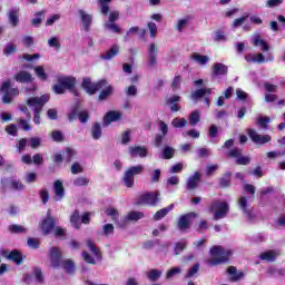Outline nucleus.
Here are the masks:
<instances>
[{
    "label": "nucleus",
    "instance_id": "nucleus-1",
    "mask_svg": "<svg viewBox=\"0 0 285 285\" xmlns=\"http://www.w3.org/2000/svg\"><path fill=\"white\" fill-rule=\"evenodd\" d=\"M81 88L87 92V95H97L98 90H101L98 96V101H106V99H108V97H112V94L115 92V89L111 85H108V80L106 79H101L96 83H92V79L83 78Z\"/></svg>",
    "mask_w": 285,
    "mask_h": 285
},
{
    "label": "nucleus",
    "instance_id": "nucleus-2",
    "mask_svg": "<svg viewBox=\"0 0 285 285\" xmlns=\"http://www.w3.org/2000/svg\"><path fill=\"white\" fill-rule=\"evenodd\" d=\"M212 258L207 261L208 266H219L222 264H228L230 257H233L232 249H226L223 246L214 245L209 249Z\"/></svg>",
    "mask_w": 285,
    "mask_h": 285
},
{
    "label": "nucleus",
    "instance_id": "nucleus-3",
    "mask_svg": "<svg viewBox=\"0 0 285 285\" xmlns=\"http://www.w3.org/2000/svg\"><path fill=\"white\" fill-rule=\"evenodd\" d=\"M229 212H230V206H228V203L222 202L219 199L213 200L209 206V213L214 215L213 219H215V222H219V219H224Z\"/></svg>",
    "mask_w": 285,
    "mask_h": 285
},
{
    "label": "nucleus",
    "instance_id": "nucleus-4",
    "mask_svg": "<svg viewBox=\"0 0 285 285\" xmlns=\"http://www.w3.org/2000/svg\"><path fill=\"white\" fill-rule=\"evenodd\" d=\"M47 101V99L39 97H31L27 100L29 106H36L33 108V124L37 126L41 124V110H43V106H46Z\"/></svg>",
    "mask_w": 285,
    "mask_h": 285
},
{
    "label": "nucleus",
    "instance_id": "nucleus-5",
    "mask_svg": "<svg viewBox=\"0 0 285 285\" xmlns=\"http://www.w3.org/2000/svg\"><path fill=\"white\" fill-rule=\"evenodd\" d=\"M73 83H77L76 77H60L58 78V83L52 86V90L56 95H66V90H68V88H72Z\"/></svg>",
    "mask_w": 285,
    "mask_h": 285
},
{
    "label": "nucleus",
    "instance_id": "nucleus-6",
    "mask_svg": "<svg viewBox=\"0 0 285 285\" xmlns=\"http://www.w3.org/2000/svg\"><path fill=\"white\" fill-rule=\"evenodd\" d=\"M160 193L159 191H146L142 195H140L137 200L136 204L137 206H157V204H159V197H160Z\"/></svg>",
    "mask_w": 285,
    "mask_h": 285
},
{
    "label": "nucleus",
    "instance_id": "nucleus-7",
    "mask_svg": "<svg viewBox=\"0 0 285 285\" xmlns=\"http://www.w3.org/2000/svg\"><path fill=\"white\" fill-rule=\"evenodd\" d=\"M144 173V165H137L129 167L124 175L122 181L127 188L135 186V175H141Z\"/></svg>",
    "mask_w": 285,
    "mask_h": 285
},
{
    "label": "nucleus",
    "instance_id": "nucleus-8",
    "mask_svg": "<svg viewBox=\"0 0 285 285\" xmlns=\"http://www.w3.org/2000/svg\"><path fill=\"white\" fill-rule=\"evenodd\" d=\"M57 227V219L52 215L47 214V216L40 223V229L42 235L48 236Z\"/></svg>",
    "mask_w": 285,
    "mask_h": 285
},
{
    "label": "nucleus",
    "instance_id": "nucleus-9",
    "mask_svg": "<svg viewBox=\"0 0 285 285\" xmlns=\"http://www.w3.org/2000/svg\"><path fill=\"white\" fill-rule=\"evenodd\" d=\"M63 159L66 161V164H70V161H72V159H75V149L67 147L63 151V154L61 153H56L53 154V161L55 164H63Z\"/></svg>",
    "mask_w": 285,
    "mask_h": 285
},
{
    "label": "nucleus",
    "instance_id": "nucleus-10",
    "mask_svg": "<svg viewBox=\"0 0 285 285\" xmlns=\"http://www.w3.org/2000/svg\"><path fill=\"white\" fill-rule=\"evenodd\" d=\"M247 135L249 139L259 146H264V144H268L272 139L271 135H259L257 131L253 128L247 129Z\"/></svg>",
    "mask_w": 285,
    "mask_h": 285
},
{
    "label": "nucleus",
    "instance_id": "nucleus-11",
    "mask_svg": "<svg viewBox=\"0 0 285 285\" xmlns=\"http://www.w3.org/2000/svg\"><path fill=\"white\" fill-rule=\"evenodd\" d=\"M61 257L62 254L59 247H51L49 249V259L51 262L52 268H59L61 266V263L63 262Z\"/></svg>",
    "mask_w": 285,
    "mask_h": 285
},
{
    "label": "nucleus",
    "instance_id": "nucleus-12",
    "mask_svg": "<svg viewBox=\"0 0 285 285\" xmlns=\"http://www.w3.org/2000/svg\"><path fill=\"white\" fill-rule=\"evenodd\" d=\"M2 255L9 259V262L17 264V266H21V264H23V254L18 249H13L10 253L8 250H3Z\"/></svg>",
    "mask_w": 285,
    "mask_h": 285
},
{
    "label": "nucleus",
    "instance_id": "nucleus-13",
    "mask_svg": "<svg viewBox=\"0 0 285 285\" xmlns=\"http://www.w3.org/2000/svg\"><path fill=\"white\" fill-rule=\"evenodd\" d=\"M228 75V66L222 62H215L212 67V77L217 79V77H226Z\"/></svg>",
    "mask_w": 285,
    "mask_h": 285
},
{
    "label": "nucleus",
    "instance_id": "nucleus-14",
    "mask_svg": "<svg viewBox=\"0 0 285 285\" xmlns=\"http://www.w3.org/2000/svg\"><path fill=\"white\" fill-rule=\"evenodd\" d=\"M227 275H229V282H242L246 277V274L242 271H237L235 266H229L226 269Z\"/></svg>",
    "mask_w": 285,
    "mask_h": 285
},
{
    "label": "nucleus",
    "instance_id": "nucleus-15",
    "mask_svg": "<svg viewBox=\"0 0 285 285\" xmlns=\"http://www.w3.org/2000/svg\"><path fill=\"white\" fill-rule=\"evenodd\" d=\"M279 255H282V253L279 250L269 249V250L261 253L259 259L262 262H268L269 264H272L273 262L277 261V257H279Z\"/></svg>",
    "mask_w": 285,
    "mask_h": 285
},
{
    "label": "nucleus",
    "instance_id": "nucleus-16",
    "mask_svg": "<svg viewBox=\"0 0 285 285\" xmlns=\"http://www.w3.org/2000/svg\"><path fill=\"white\" fill-rule=\"evenodd\" d=\"M158 56L159 49H157V45H155V42L150 43L148 48V63L150 68H155V66H157Z\"/></svg>",
    "mask_w": 285,
    "mask_h": 285
},
{
    "label": "nucleus",
    "instance_id": "nucleus-17",
    "mask_svg": "<svg viewBox=\"0 0 285 285\" xmlns=\"http://www.w3.org/2000/svg\"><path fill=\"white\" fill-rule=\"evenodd\" d=\"M13 79L18 83H32V81H35V78H32V73L26 70H21L18 73H16Z\"/></svg>",
    "mask_w": 285,
    "mask_h": 285
},
{
    "label": "nucleus",
    "instance_id": "nucleus-18",
    "mask_svg": "<svg viewBox=\"0 0 285 285\" xmlns=\"http://www.w3.org/2000/svg\"><path fill=\"white\" fill-rule=\"evenodd\" d=\"M129 154L131 157H140L144 159L145 157H148V148L144 146H131L129 147Z\"/></svg>",
    "mask_w": 285,
    "mask_h": 285
},
{
    "label": "nucleus",
    "instance_id": "nucleus-19",
    "mask_svg": "<svg viewBox=\"0 0 285 285\" xmlns=\"http://www.w3.org/2000/svg\"><path fill=\"white\" fill-rule=\"evenodd\" d=\"M79 14L85 32H90V26H92V16L86 13L83 10H79Z\"/></svg>",
    "mask_w": 285,
    "mask_h": 285
},
{
    "label": "nucleus",
    "instance_id": "nucleus-20",
    "mask_svg": "<svg viewBox=\"0 0 285 285\" xmlns=\"http://www.w3.org/2000/svg\"><path fill=\"white\" fill-rule=\"evenodd\" d=\"M121 119V112L119 111H109L104 117V126H109L112 121H119Z\"/></svg>",
    "mask_w": 285,
    "mask_h": 285
},
{
    "label": "nucleus",
    "instance_id": "nucleus-21",
    "mask_svg": "<svg viewBox=\"0 0 285 285\" xmlns=\"http://www.w3.org/2000/svg\"><path fill=\"white\" fill-rule=\"evenodd\" d=\"M177 227L181 232L188 230L190 228V214L181 215L177 222Z\"/></svg>",
    "mask_w": 285,
    "mask_h": 285
},
{
    "label": "nucleus",
    "instance_id": "nucleus-22",
    "mask_svg": "<svg viewBox=\"0 0 285 285\" xmlns=\"http://www.w3.org/2000/svg\"><path fill=\"white\" fill-rule=\"evenodd\" d=\"M87 246L89 250L95 255L96 259H98V262H101L102 259L101 249L97 247V244L94 243L92 238L87 239Z\"/></svg>",
    "mask_w": 285,
    "mask_h": 285
},
{
    "label": "nucleus",
    "instance_id": "nucleus-23",
    "mask_svg": "<svg viewBox=\"0 0 285 285\" xmlns=\"http://www.w3.org/2000/svg\"><path fill=\"white\" fill-rule=\"evenodd\" d=\"M202 179V174L199 171L194 173L191 177H189L186 189L187 190H195L197 188V184H199V180Z\"/></svg>",
    "mask_w": 285,
    "mask_h": 285
},
{
    "label": "nucleus",
    "instance_id": "nucleus-24",
    "mask_svg": "<svg viewBox=\"0 0 285 285\" xmlns=\"http://www.w3.org/2000/svg\"><path fill=\"white\" fill-rule=\"evenodd\" d=\"M174 208H175V204H170L169 206L157 210L154 215V220L161 222V219H164V217H166V215H168V213H170V210H173Z\"/></svg>",
    "mask_w": 285,
    "mask_h": 285
},
{
    "label": "nucleus",
    "instance_id": "nucleus-25",
    "mask_svg": "<svg viewBox=\"0 0 285 285\" xmlns=\"http://www.w3.org/2000/svg\"><path fill=\"white\" fill-rule=\"evenodd\" d=\"M53 190L56 197H58V200L63 199V197L66 196V188H63V183L61 180H56L53 183Z\"/></svg>",
    "mask_w": 285,
    "mask_h": 285
},
{
    "label": "nucleus",
    "instance_id": "nucleus-26",
    "mask_svg": "<svg viewBox=\"0 0 285 285\" xmlns=\"http://www.w3.org/2000/svg\"><path fill=\"white\" fill-rule=\"evenodd\" d=\"M245 60L247 63H264L266 58L264 57V53H257L256 56L254 53H247Z\"/></svg>",
    "mask_w": 285,
    "mask_h": 285
},
{
    "label": "nucleus",
    "instance_id": "nucleus-27",
    "mask_svg": "<svg viewBox=\"0 0 285 285\" xmlns=\"http://www.w3.org/2000/svg\"><path fill=\"white\" fill-rule=\"evenodd\" d=\"M180 100H181V97L177 95L169 97V99L167 100V104L168 106H170L171 112H179V110H181V106L177 104V101H180Z\"/></svg>",
    "mask_w": 285,
    "mask_h": 285
},
{
    "label": "nucleus",
    "instance_id": "nucleus-28",
    "mask_svg": "<svg viewBox=\"0 0 285 285\" xmlns=\"http://www.w3.org/2000/svg\"><path fill=\"white\" fill-rule=\"evenodd\" d=\"M117 55H119V46L114 45L107 52L101 55V59L105 61H110V59H115Z\"/></svg>",
    "mask_w": 285,
    "mask_h": 285
},
{
    "label": "nucleus",
    "instance_id": "nucleus-29",
    "mask_svg": "<svg viewBox=\"0 0 285 285\" xmlns=\"http://www.w3.org/2000/svg\"><path fill=\"white\" fill-rule=\"evenodd\" d=\"M70 224L79 230L81 228V216L79 215V209H75V212L70 216Z\"/></svg>",
    "mask_w": 285,
    "mask_h": 285
},
{
    "label": "nucleus",
    "instance_id": "nucleus-30",
    "mask_svg": "<svg viewBox=\"0 0 285 285\" xmlns=\"http://www.w3.org/2000/svg\"><path fill=\"white\" fill-rule=\"evenodd\" d=\"M65 273L68 275H72L75 273V261L72 259H65L61 262V265Z\"/></svg>",
    "mask_w": 285,
    "mask_h": 285
},
{
    "label": "nucleus",
    "instance_id": "nucleus-31",
    "mask_svg": "<svg viewBox=\"0 0 285 285\" xmlns=\"http://www.w3.org/2000/svg\"><path fill=\"white\" fill-rule=\"evenodd\" d=\"M233 177V173L227 171L223 175V177L219 178V186L220 188H228L230 187L232 180L230 178Z\"/></svg>",
    "mask_w": 285,
    "mask_h": 285
},
{
    "label": "nucleus",
    "instance_id": "nucleus-32",
    "mask_svg": "<svg viewBox=\"0 0 285 285\" xmlns=\"http://www.w3.org/2000/svg\"><path fill=\"white\" fill-rule=\"evenodd\" d=\"M8 230H9V233H11V235H19V234L28 233V229L26 227H23V225H17V224L9 225Z\"/></svg>",
    "mask_w": 285,
    "mask_h": 285
},
{
    "label": "nucleus",
    "instance_id": "nucleus-33",
    "mask_svg": "<svg viewBox=\"0 0 285 285\" xmlns=\"http://www.w3.org/2000/svg\"><path fill=\"white\" fill-rule=\"evenodd\" d=\"M102 130H101V124L94 122L91 126V137L95 140L101 139Z\"/></svg>",
    "mask_w": 285,
    "mask_h": 285
},
{
    "label": "nucleus",
    "instance_id": "nucleus-34",
    "mask_svg": "<svg viewBox=\"0 0 285 285\" xmlns=\"http://www.w3.org/2000/svg\"><path fill=\"white\" fill-rule=\"evenodd\" d=\"M36 77L40 79V81H48V73H46V69L43 66H36L33 68Z\"/></svg>",
    "mask_w": 285,
    "mask_h": 285
},
{
    "label": "nucleus",
    "instance_id": "nucleus-35",
    "mask_svg": "<svg viewBox=\"0 0 285 285\" xmlns=\"http://www.w3.org/2000/svg\"><path fill=\"white\" fill-rule=\"evenodd\" d=\"M127 222H139V219H144V213L131 210L126 216Z\"/></svg>",
    "mask_w": 285,
    "mask_h": 285
},
{
    "label": "nucleus",
    "instance_id": "nucleus-36",
    "mask_svg": "<svg viewBox=\"0 0 285 285\" xmlns=\"http://www.w3.org/2000/svg\"><path fill=\"white\" fill-rule=\"evenodd\" d=\"M254 46L261 47L263 52H268V50H271V46H268L266 43V40L262 39V37H259V36H256L254 38Z\"/></svg>",
    "mask_w": 285,
    "mask_h": 285
},
{
    "label": "nucleus",
    "instance_id": "nucleus-37",
    "mask_svg": "<svg viewBox=\"0 0 285 285\" xmlns=\"http://www.w3.org/2000/svg\"><path fill=\"white\" fill-rule=\"evenodd\" d=\"M104 28L105 30H109V32H114V35H121V27L115 22H105Z\"/></svg>",
    "mask_w": 285,
    "mask_h": 285
},
{
    "label": "nucleus",
    "instance_id": "nucleus-38",
    "mask_svg": "<svg viewBox=\"0 0 285 285\" xmlns=\"http://www.w3.org/2000/svg\"><path fill=\"white\" fill-rule=\"evenodd\" d=\"M112 0H98V3L100 6V12L105 17H107L108 12H110V3Z\"/></svg>",
    "mask_w": 285,
    "mask_h": 285
},
{
    "label": "nucleus",
    "instance_id": "nucleus-39",
    "mask_svg": "<svg viewBox=\"0 0 285 285\" xmlns=\"http://www.w3.org/2000/svg\"><path fill=\"white\" fill-rule=\"evenodd\" d=\"M268 124H271V117L259 116L257 118V126H259V128H263L264 130H268Z\"/></svg>",
    "mask_w": 285,
    "mask_h": 285
},
{
    "label": "nucleus",
    "instance_id": "nucleus-40",
    "mask_svg": "<svg viewBox=\"0 0 285 285\" xmlns=\"http://www.w3.org/2000/svg\"><path fill=\"white\" fill-rule=\"evenodd\" d=\"M9 22L13 28H17V26H19V11L13 9L9 12Z\"/></svg>",
    "mask_w": 285,
    "mask_h": 285
},
{
    "label": "nucleus",
    "instance_id": "nucleus-41",
    "mask_svg": "<svg viewBox=\"0 0 285 285\" xmlns=\"http://www.w3.org/2000/svg\"><path fill=\"white\" fill-rule=\"evenodd\" d=\"M202 121V115L197 110L189 115V126H197Z\"/></svg>",
    "mask_w": 285,
    "mask_h": 285
},
{
    "label": "nucleus",
    "instance_id": "nucleus-42",
    "mask_svg": "<svg viewBox=\"0 0 285 285\" xmlns=\"http://www.w3.org/2000/svg\"><path fill=\"white\" fill-rule=\"evenodd\" d=\"M51 139L57 144L66 141V137L63 136V132H61L60 130H53L51 132Z\"/></svg>",
    "mask_w": 285,
    "mask_h": 285
},
{
    "label": "nucleus",
    "instance_id": "nucleus-43",
    "mask_svg": "<svg viewBox=\"0 0 285 285\" xmlns=\"http://www.w3.org/2000/svg\"><path fill=\"white\" fill-rule=\"evenodd\" d=\"M33 277L38 284H43V269L41 267H33Z\"/></svg>",
    "mask_w": 285,
    "mask_h": 285
},
{
    "label": "nucleus",
    "instance_id": "nucleus-44",
    "mask_svg": "<svg viewBox=\"0 0 285 285\" xmlns=\"http://www.w3.org/2000/svg\"><path fill=\"white\" fill-rule=\"evenodd\" d=\"M171 126H174V128H186L188 120H186V118H175L171 121Z\"/></svg>",
    "mask_w": 285,
    "mask_h": 285
},
{
    "label": "nucleus",
    "instance_id": "nucleus-45",
    "mask_svg": "<svg viewBox=\"0 0 285 285\" xmlns=\"http://www.w3.org/2000/svg\"><path fill=\"white\" fill-rule=\"evenodd\" d=\"M27 246H29V248H32L33 250H37V248L41 246V240H39V238L29 237L27 239Z\"/></svg>",
    "mask_w": 285,
    "mask_h": 285
},
{
    "label": "nucleus",
    "instance_id": "nucleus-46",
    "mask_svg": "<svg viewBox=\"0 0 285 285\" xmlns=\"http://www.w3.org/2000/svg\"><path fill=\"white\" fill-rule=\"evenodd\" d=\"M147 277H148V279L150 282H157V279H159V277H161V271H159V269H150L148 272Z\"/></svg>",
    "mask_w": 285,
    "mask_h": 285
},
{
    "label": "nucleus",
    "instance_id": "nucleus-47",
    "mask_svg": "<svg viewBox=\"0 0 285 285\" xmlns=\"http://www.w3.org/2000/svg\"><path fill=\"white\" fill-rule=\"evenodd\" d=\"M13 52H17V45L12 42L7 43L3 49V55H6V57H10Z\"/></svg>",
    "mask_w": 285,
    "mask_h": 285
},
{
    "label": "nucleus",
    "instance_id": "nucleus-48",
    "mask_svg": "<svg viewBox=\"0 0 285 285\" xmlns=\"http://www.w3.org/2000/svg\"><path fill=\"white\" fill-rule=\"evenodd\" d=\"M10 188L11 190H26V185L20 180H10Z\"/></svg>",
    "mask_w": 285,
    "mask_h": 285
},
{
    "label": "nucleus",
    "instance_id": "nucleus-49",
    "mask_svg": "<svg viewBox=\"0 0 285 285\" xmlns=\"http://www.w3.org/2000/svg\"><path fill=\"white\" fill-rule=\"evenodd\" d=\"M29 146H30V148H32L35 150L37 148H41V146H43V144H41V138H39V137H31L29 139Z\"/></svg>",
    "mask_w": 285,
    "mask_h": 285
},
{
    "label": "nucleus",
    "instance_id": "nucleus-50",
    "mask_svg": "<svg viewBox=\"0 0 285 285\" xmlns=\"http://www.w3.org/2000/svg\"><path fill=\"white\" fill-rule=\"evenodd\" d=\"M187 243L186 242H178L175 244L174 253L175 255H181L184 250H186Z\"/></svg>",
    "mask_w": 285,
    "mask_h": 285
},
{
    "label": "nucleus",
    "instance_id": "nucleus-51",
    "mask_svg": "<svg viewBox=\"0 0 285 285\" xmlns=\"http://www.w3.org/2000/svg\"><path fill=\"white\" fill-rule=\"evenodd\" d=\"M191 58L197 61L200 66H206L208 63V56H203L198 53H194Z\"/></svg>",
    "mask_w": 285,
    "mask_h": 285
},
{
    "label": "nucleus",
    "instance_id": "nucleus-52",
    "mask_svg": "<svg viewBox=\"0 0 285 285\" xmlns=\"http://www.w3.org/2000/svg\"><path fill=\"white\" fill-rule=\"evenodd\" d=\"M175 157V149L173 147H165L163 150V159H173Z\"/></svg>",
    "mask_w": 285,
    "mask_h": 285
},
{
    "label": "nucleus",
    "instance_id": "nucleus-53",
    "mask_svg": "<svg viewBox=\"0 0 285 285\" xmlns=\"http://www.w3.org/2000/svg\"><path fill=\"white\" fill-rule=\"evenodd\" d=\"M90 184V180L83 176H80L73 180V186L81 187V186H88Z\"/></svg>",
    "mask_w": 285,
    "mask_h": 285
},
{
    "label": "nucleus",
    "instance_id": "nucleus-54",
    "mask_svg": "<svg viewBox=\"0 0 285 285\" xmlns=\"http://www.w3.org/2000/svg\"><path fill=\"white\" fill-rule=\"evenodd\" d=\"M102 233H104L105 237H108L110 235H115V225H112V224H105L102 226Z\"/></svg>",
    "mask_w": 285,
    "mask_h": 285
},
{
    "label": "nucleus",
    "instance_id": "nucleus-55",
    "mask_svg": "<svg viewBox=\"0 0 285 285\" xmlns=\"http://www.w3.org/2000/svg\"><path fill=\"white\" fill-rule=\"evenodd\" d=\"M105 213L108 217H111L114 222L119 218V210H117V208H107Z\"/></svg>",
    "mask_w": 285,
    "mask_h": 285
},
{
    "label": "nucleus",
    "instance_id": "nucleus-56",
    "mask_svg": "<svg viewBox=\"0 0 285 285\" xmlns=\"http://www.w3.org/2000/svg\"><path fill=\"white\" fill-rule=\"evenodd\" d=\"M238 206L243 212L248 214V199L246 198V196H243L238 199Z\"/></svg>",
    "mask_w": 285,
    "mask_h": 285
},
{
    "label": "nucleus",
    "instance_id": "nucleus-57",
    "mask_svg": "<svg viewBox=\"0 0 285 285\" xmlns=\"http://www.w3.org/2000/svg\"><path fill=\"white\" fill-rule=\"evenodd\" d=\"M82 259H85L86 264L97 265V261L88 252H82Z\"/></svg>",
    "mask_w": 285,
    "mask_h": 285
},
{
    "label": "nucleus",
    "instance_id": "nucleus-58",
    "mask_svg": "<svg viewBox=\"0 0 285 285\" xmlns=\"http://www.w3.org/2000/svg\"><path fill=\"white\" fill-rule=\"evenodd\" d=\"M250 164V157L248 156H239V158L236 159L237 166H248Z\"/></svg>",
    "mask_w": 285,
    "mask_h": 285
},
{
    "label": "nucleus",
    "instance_id": "nucleus-59",
    "mask_svg": "<svg viewBox=\"0 0 285 285\" xmlns=\"http://www.w3.org/2000/svg\"><path fill=\"white\" fill-rule=\"evenodd\" d=\"M43 21V11H38L36 18L31 20V26H39Z\"/></svg>",
    "mask_w": 285,
    "mask_h": 285
},
{
    "label": "nucleus",
    "instance_id": "nucleus-60",
    "mask_svg": "<svg viewBox=\"0 0 285 285\" xmlns=\"http://www.w3.org/2000/svg\"><path fill=\"white\" fill-rule=\"evenodd\" d=\"M147 28L151 39H155V37H157V24L155 22H148Z\"/></svg>",
    "mask_w": 285,
    "mask_h": 285
},
{
    "label": "nucleus",
    "instance_id": "nucleus-61",
    "mask_svg": "<svg viewBox=\"0 0 285 285\" xmlns=\"http://www.w3.org/2000/svg\"><path fill=\"white\" fill-rule=\"evenodd\" d=\"M55 237H60V239H66V229L60 226L55 227L53 229Z\"/></svg>",
    "mask_w": 285,
    "mask_h": 285
},
{
    "label": "nucleus",
    "instance_id": "nucleus-62",
    "mask_svg": "<svg viewBox=\"0 0 285 285\" xmlns=\"http://www.w3.org/2000/svg\"><path fill=\"white\" fill-rule=\"evenodd\" d=\"M81 173H83V167H81V164L73 163L71 165V175H79Z\"/></svg>",
    "mask_w": 285,
    "mask_h": 285
},
{
    "label": "nucleus",
    "instance_id": "nucleus-63",
    "mask_svg": "<svg viewBox=\"0 0 285 285\" xmlns=\"http://www.w3.org/2000/svg\"><path fill=\"white\" fill-rule=\"evenodd\" d=\"M40 198L42 204H48V200L50 199V191H48V189H41L39 191Z\"/></svg>",
    "mask_w": 285,
    "mask_h": 285
},
{
    "label": "nucleus",
    "instance_id": "nucleus-64",
    "mask_svg": "<svg viewBox=\"0 0 285 285\" xmlns=\"http://www.w3.org/2000/svg\"><path fill=\"white\" fill-rule=\"evenodd\" d=\"M240 155H242V149L234 148V149L229 150V153L227 154V157L239 159Z\"/></svg>",
    "mask_w": 285,
    "mask_h": 285
}]
</instances>
